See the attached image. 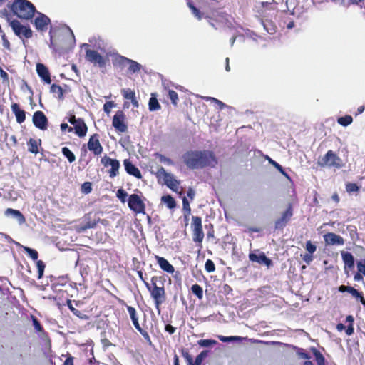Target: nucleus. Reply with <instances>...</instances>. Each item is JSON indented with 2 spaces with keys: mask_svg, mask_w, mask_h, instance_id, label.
Wrapping results in <instances>:
<instances>
[{
  "mask_svg": "<svg viewBox=\"0 0 365 365\" xmlns=\"http://www.w3.org/2000/svg\"><path fill=\"white\" fill-rule=\"evenodd\" d=\"M67 306L69 309L73 312L74 315L78 317L81 319L88 320L90 319V317L85 314L83 312L78 310L73 306V302L71 299H67L66 302Z\"/></svg>",
  "mask_w": 365,
  "mask_h": 365,
  "instance_id": "obj_27",
  "label": "nucleus"
},
{
  "mask_svg": "<svg viewBox=\"0 0 365 365\" xmlns=\"http://www.w3.org/2000/svg\"><path fill=\"white\" fill-rule=\"evenodd\" d=\"M10 26L11 27L14 33L21 39H29L33 36V31L29 26H24L16 19H14L10 22Z\"/></svg>",
  "mask_w": 365,
  "mask_h": 365,
  "instance_id": "obj_8",
  "label": "nucleus"
},
{
  "mask_svg": "<svg viewBox=\"0 0 365 365\" xmlns=\"http://www.w3.org/2000/svg\"><path fill=\"white\" fill-rule=\"evenodd\" d=\"M125 115L122 110H118L113 118L112 125L120 133H125L128 125L125 122Z\"/></svg>",
  "mask_w": 365,
  "mask_h": 365,
  "instance_id": "obj_12",
  "label": "nucleus"
},
{
  "mask_svg": "<svg viewBox=\"0 0 365 365\" xmlns=\"http://www.w3.org/2000/svg\"><path fill=\"white\" fill-rule=\"evenodd\" d=\"M187 6L188 7L190 8V9L192 11V13L193 14V15H195V17H197V19L198 20H201L202 18V14L201 13V11L192 4V1H189L187 2Z\"/></svg>",
  "mask_w": 365,
  "mask_h": 365,
  "instance_id": "obj_38",
  "label": "nucleus"
},
{
  "mask_svg": "<svg viewBox=\"0 0 365 365\" xmlns=\"http://www.w3.org/2000/svg\"><path fill=\"white\" fill-rule=\"evenodd\" d=\"M128 205L134 212L137 214L145 213V205L139 195L136 194L130 195L128 200Z\"/></svg>",
  "mask_w": 365,
  "mask_h": 365,
  "instance_id": "obj_11",
  "label": "nucleus"
},
{
  "mask_svg": "<svg viewBox=\"0 0 365 365\" xmlns=\"http://www.w3.org/2000/svg\"><path fill=\"white\" fill-rule=\"evenodd\" d=\"M123 165L125 171L130 175L135 177L138 179L142 178V175L140 170L132 163L130 159H125L123 161Z\"/></svg>",
  "mask_w": 365,
  "mask_h": 365,
  "instance_id": "obj_19",
  "label": "nucleus"
},
{
  "mask_svg": "<svg viewBox=\"0 0 365 365\" xmlns=\"http://www.w3.org/2000/svg\"><path fill=\"white\" fill-rule=\"evenodd\" d=\"M346 190L349 193L358 192L359 190V187L356 183L348 182L346 184Z\"/></svg>",
  "mask_w": 365,
  "mask_h": 365,
  "instance_id": "obj_46",
  "label": "nucleus"
},
{
  "mask_svg": "<svg viewBox=\"0 0 365 365\" xmlns=\"http://www.w3.org/2000/svg\"><path fill=\"white\" fill-rule=\"evenodd\" d=\"M293 215V206L291 203L287 207V209L282 213L281 216L275 220V230H282L290 221Z\"/></svg>",
  "mask_w": 365,
  "mask_h": 365,
  "instance_id": "obj_9",
  "label": "nucleus"
},
{
  "mask_svg": "<svg viewBox=\"0 0 365 365\" xmlns=\"http://www.w3.org/2000/svg\"><path fill=\"white\" fill-rule=\"evenodd\" d=\"M205 269L209 273L215 272V265L214 262H212V260H211L210 259L206 260L205 264Z\"/></svg>",
  "mask_w": 365,
  "mask_h": 365,
  "instance_id": "obj_48",
  "label": "nucleus"
},
{
  "mask_svg": "<svg viewBox=\"0 0 365 365\" xmlns=\"http://www.w3.org/2000/svg\"><path fill=\"white\" fill-rule=\"evenodd\" d=\"M130 58L123 56L118 53L112 54V63L114 67L120 69L128 66Z\"/></svg>",
  "mask_w": 365,
  "mask_h": 365,
  "instance_id": "obj_20",
  "label": "nucleus"
},
{
  "mask_svg": "<svg viewBox=\"0 0 365 365\" xmlns=\"http://www.w3.org/2000/svg\"><path fill=\"white\" fill-rule=\"evenodd\" d=\"M5 215L7 216L12 215L14 217L16 218L20 225H22L26 222L25 217L19 210L7 208L5 210Z\"/></svg>",
  "mask_w": 365,
  "mask_h": 365,
  "instance_id": "obj_29",
  "label": "nucleus"
},
{
  "mask_svg": "<svg viewBox=\"0 0 365 365\" xmlns=\"http://www.w3.org/2000/svg\"><path fill=\"white\" fill-rule=\"evenodd\" d=\"M165 282L163 276H153L151 277L150 284L144 281V284L153 299L155 307L158 313H160V306L166 300V292L164 287Z\"/></svg>",
  "mask_w": 365,
  "mask_h": 365,
  "instance_id": "obj_2",
  "label": "nucleus"
},
{
  "mask_svg": "<svg viewBox=\"0 0 365 365\" xmlns=\"http://www.w3.org/2000/svg\"><path fill=\"white\" fill-rule=\"evenodd\" d=\"M0 76L5 81H9V75L8 73L4 71L1 67H0Z\"/></svg>",
  "mask_w": 365,
  "mask_h": 365,
  "instance_id": "obj_64",
  "label": "nucleus"
},
{
  "mask_svg": "<svg viewBox=\"0 0 365 365\" xmlns=\"http://www.w3.org/2000/svg\"><path fill=\"white\" fill-rule=\"evenodd\" d=\"M7 6L12 14L21 19L31 20L37 12L35 6L28 0H13Z\"/></svg>",
  "mask_w": 365,
  "mask_h": 365,
  "instance_id": "obj_3",
  "label": "nucleus"
},
{
  "mask_svg": "<svg viewBox=\"0 0 365 365\" xmlns=\"http://www.w3.org/2000/svg\"><path fill=\"white\" fill-rule=\"evenodd\" d=\"M113 106L112 101L106 102L103 106V110L106 113H109L110 108Z\"/></svg>",
  "mask_w": 365,
  "mask_h": 365,
  "instance_id": "obj_63",
  "label": "nucleus"
},
{
  "mask_svg": "<svg viewBox=\"0 0 365 365\" xmlns=\"http://www.w3.org/2000/svg\"><path fill=\"white\" fill-rule=\"evenodd\" d=\"M305 248L308 253L311 255H313V253L317 250L316 245H314L310 240H308L306 242Z\"/></svg>",
  "mask_w": 365,
  "mask_h": 365,
  "instance_id": "obj_53",
  "label": "nucleus"
},
{
  "mask_svg": "<svg viewBox=\"0 0 365 365\" xmlns=\"http://www.w3.org/2000/svg\"><path fill=\"white\" fill-rule=\"evenodd\" d=\"M36 17L34 19V26L37 31H46L48 26L51 24V19L44 14L37 11Z\"/></svg>",
  "mask_w": 365,
  "mask_h": 365,
  "instance_id": "obj_15",
  "label": "nucleus"
},
{
  "mask_svg": "<svg viewBox=\"0 0 365 365\" xmlns=\"http://www.w3.org/2000/svg\"><path fill=\"white\" fill-rule=\"evenodd\" d=\"M353 121V118L351 115H346L345 116H342L338 118L337 122L342 126H348Z\"/></svg>",
  "mask_w": 365,
  "mask_h": 365,
  "instance_id": "obj_39",
  "label": "nucleus"
},
{
  "mask_svg": "<svg viewBox=\"0 0 365 365\" xmlns=\"http://www.w3.org/2000/svg\"><path fill=\"white\" fill-rule=\"evenodd\" d=\"M303 260L307 264H309L310 262L313 260V256L311 254H305L303 257Z\"/></svg>",
  "mask_w": 365,
  "mask_h": 365,
  "instance_id": "obj_61",
  "label": "nucleus"
},
{
  "mask_svg": "<svg viewBox=\"0 0 365 365\" xmlns=\"http://www.w3.org/2000/svg\"><path fill=\"white\" fill-rule=\"evenodd\" d=\"M74 357L72 356L70 354L66 355V359L64 361L63 365H74L73 364Z\"/></svg>",
  "mask_w": 365,
  "mask_h": 365,
  "instance_id": "obj_58",
  "label": "nucleus"
},
{
  "mask_svg": "<svg viewBox=\"0 0 365 365\" xmlns=\"http://www.w3.org/2000/svg\"><path fill=\"white\" fill-rule=\"evenodd\" d=\"M191 227L192 230V240L197 244L200 249H201L202 247V242L204 239L201 217L198 216H192Z\"/></svg>",
  "mask_w": 365,
  "mask_h": 365,
  "instance_id": "obj_7",
  "label": "nucleus"
},
{
  "mask_svg": "<svg viewBox=\"0 0 365 365\" xmlns=\"http://www.w3.org/2000/svg\"><path fill=\"white\" fill-rule=\"evenodd\" d=\"M218 339L222 341V342H229L232 341L235 339H236V337L235 336H219Z\"/></svg>",
  "mask_w": 365,
  "mask_h": 365,
  "instance_id": "obj_60",
  "label": "nucleus"
},
{
  "mask_svg": "<svg viewBox=\"0 0 365 365\" xmlns=\"http://www.w3.org/2000/svg\"><path fill=\"white\" fill-rule=\"evenodd\" d=\"M24 249L33 260H37L38 257V253L36 250L28 247H24Z\"/></svg>",
  "mask_w": 365,
  "mask_h": 365,
  "instance_id": "obj_43",
  "label": "nucleus"
},
{
  "mask_svg": "<svg viewBox=\"0 0 365 365\" xmlns=\"http://www.w3.org/2000/svg\"><path fill=\"white\" fill-rule=\"evenodd\" d=\"M324 242L329 245H343L344 244V240L340 235H338L334 232H328L324 235Z\"/></svg>",
  "mask_w": 365,
  "mask_h": 365,
  "instance_id": "obj_18",
  "label": "nucleus"
},
{
  "mask_svg": "<svg viewBox=\"0 0 365 365\" xmlns=\"http://www.w3.org/2000/svg\"><path fill=\"white\" fill-rule=\"evenodd\" d=\"M168 96L170 99L172 103L174 106H176L178 103V93L173 91V90H169L168 93Z\"/></svg>",
  "mask_w": 365,
  "mask_h": 365,
  "instance_id": "obj_44",
  "label": "nucleus"
},
{
  "mask_svg": "<svg viewBox=\"0 0 365 365\" xmlns=\"http://www.w3.org/2000/svg\"><path fill=\"white\" fill-rule=\"evenodd\" d=\"M342 259L345 264V266L349 268H353L354 266V259L351 253L348 252H341Z\"/></svg>",
  "mask_w": 365,
  "mask_h": 365,
  "instance_id": "obj_30",
  "label": "nucleus"
},
{
  "mask_svg": "<svg viewBox=\"0 0 365 365\" xmlns=\"http://www.w3.org/2000/svg\"><path fill=\"white\" fill-rule=\"evenodd\" d=\"M122 95L125 99L130 100L134 107L138 108L139 106L138 101L135 97V93L131 89H123Z\"/></svg>",
  "mask_w": 365,
  "mask_h": 365,
  "instance_id": "obj_26",
  "label": "nucleus"
},
{
  "mask_svg": "<svg viewBox=\"0 0 365 365\" xmlns=\"http://www.w3.org/2000/svg\"><path fill=\"white\" fill-rule=\"evenodd\" d=\"M36 71L38 75L45 81V83L48 84L51 83L50 73L45 65L41 63H37Z\"/></svg>",
  "mask_w": 365,
  "mask_h": 365,
  "instance_id": "obj_22",
  "label": "nucleus"
},
{
  "mask_svg": "<svg viewBox=\"0 0 365 365\" xmlns=\"http://www.w3.org/2000/svg\"><path fill=\"white\" fill-rule=\"evenodd\" d=\"M197 344L202 347H208L216 344V341L212 339H200Z\"/></svg>",
  "mask_w": 365,
  "mask_h": 365,
  "instance_id": "obj_49",
  "label": "nucleus"
},
{
  "mask_svg": "<svg viewBox=\"0 0 365 365\" xmlns=\"http://www.w3.org/2000/svg\"><path fill=\"white\" fill-rule=\"evenodd\" d=\"M182 207L185 212V218L186 219V220H187L188 217L191 214V208L190 206V203L185 197L182 198Z\"/></svg>",
  "mask_w": 365,
  "mask_h": 365,
  "instance_id": "obj_40",
  "label": "nucleus"
},
{
  "mask_svg": "<svg viewBox=\"0 0 365 365\" xmlns=\"http://www.w3.org/2000/svg\"><path fill=\"white\" fill-rule=\"evenodd\" d=\"M269 163L274 165L283 175H284L286 178H287L288 179H289V175L285 172V170H284V168H282V165H280L278 163H277L276 161L272 160V159H269Z\"/></svg>",
  "mask_w": 365,
  "mask_h": 365,
  "instance_id": "obj_45",
  "label": "nucleus"
},
{
  "mask_svg": "<svg viewBox=\"0 0 365 365\" xmlns=\"http://www.w3.org/2000/svg\"><path fill=\"white\" fill-rule=\"evenodd\" d=\"M249 259L251 262H257L259 264H264L267 267H270L273 265L272 261L268 258L264 252H261L259 255L251 252L249 254Z\"/></svg>",
  "mask_w": 365,
  "mask_h": 365,
  "instance_id": "obj_17",
  "label": "nucleus"
},
{
  "mask_svg": "<svg viewBox=\"0 0 365 365\" xmlns=\"http://www.w3.org/2000/svg\"><path fill=\"white\" fill-rule=\"evenodd\" d=\"M51 92L53 93H57L58 94V98L60 100H63V98H64L63 88L59 85H57V84H55V83L52 84L51 86Z\"/></svg>",
  "mask_w": 365,
  "mask_h": 365,
  "instance_id": "obj_36",
  "label": "nucleus"
},
{
  "mask_svg": "<svg viewBox=\"0 0 365 365\" xmlns=\"http://www.w3.org/2000/svg\"><path fill=\"white\" fill-rule=\"evenodd\" d=\"M155 156L159 159V160L161 163H165L169 165H173L174 164L173 161L170 158H167L162 154L155 153Z\"/></svg>",
  "mask_w": 365,
  "mask_h": 365,
  "instance_id": "obj_47",
  "label": "nucleus"
},
{
  "mask_svg": "<svg viewBox=\"0 0 365 365\" xmlns=\"http://www.w3.org/2000/svg\"><path fill=\"white\" fill-rule=\"evenodd\" d=\"M63 155L68 159L69 163H73L76 160V156L67 147H63L61 150Z\"/></svg>",
  "mask_w": 365,
  "mask_h": 365,
  "instance_id": "obj_37",
  "label": "nucleus"
},
{
  "mask_svg": "<svg viewBox=\"0 0 365 365\" xmlns=\"http://www.w3.org/2000/svg\"><path fill=\"white\" fill-rule=\"evenodd\" d=\"M204 99L206 101H210L212 103H215L218 106L219 110H222L226 107V105L223 102H222L221 101H220L214 97L207 96V97H204Z\"/></svg>",
  "mask_w": 365,
  "mask_h": 365,
  "instance_id": "obj_41",
  "label": "nucleus"
},
{
  "mask_svg": "<svg viewBox=\"0 0 365 365\" xmlns=\"http://www.w3.org/2000/svg\"><path fill=\"white\" fill-rule=\"evenodd\" d=\"M155 258L160 267V269L169 274H173L175 272L174 267L164 257L155 255Z\"/></svg>",
  "mask_w": 365,
  "mask_h": 365,
  "instance_id": "obj_21",
  "label": "nucleus"
},
{
  "mask_svg": "<svg viewBox=\"0 0 365 365\" xmlns=\"http://www.w3.org/2000/svg\"><path fill=\"white\" fill-rule=\"evenodd\" d=\"M87 147L94 155L98 156L101 155L103 148L100 143L99 135L98 133H94L91 135L87 143Z\"/></svg>",
  "mask_w": 365,
  "mask_h": 365,
  "instance_id": "obj_13",
  "label": "nucleus"
},
{
  "mask_svg": "<svg viewBox=\"0 0 365 365\" xmlns=\"http://www.w3.org/2000/svg\"><path fill=\"white\" fill-rule=\"evenodd\" d=\"M11 110L15 115L18 123H22L26 120V112L20 108L17 103H13L11 106Z\"/></svg>",
  "mask_w": 365,
  "mask_h": 365,
  "instance_id": "obj_23",
  "label": "nucleus"
},
{
  "mask_svg": "<svg viewBox=\"0 0 365 365\" xmlns=\"http://www.w3.org/2000/svg\"><path fill=\"white\" fill-rule=\"evenodd\" d=\"M73 128L75 130V133L80 138H83L86 136L88 131V127L86 124L85 123L83 119L81 118H78V122L74 125Z\"/></svg>",
  "mask_w": 365,
  "mask_h": 365,
  "instance_id": "obj_24",
  "label": "nucleus"
},
{
  "mask_svg": "<svg viewBox=\"0 0 365 365\" xmlns=\"http://www.w3.org/2000/svg\"><path fill=\"white\" fill-rule=\"evenodd\" d=\"M161 202H163L169 209H173L176 207V202L175 199L170 195H163L161 197Z\"/></svg>",
  "mask_w": 365,
  "mask_h": 365,
  "instance_id": "obj_32",
  "label": "nucleus"
},
{
  "mask_svg": "<svg viewBox=\"0 0 365 365\" xmlns=\"http://www.w3.org/2000/svg\"><path fill=\"white\" fill-rule=\"evenodd\" d=\"M297 355H298L300 358H302V359H307V360H309V359H310V358H311V356H309V354H307V352H305V351H304V349H301V348L298 349V351H297Z\"/></svg>",
  "mask_w": 365,
  "mask_h": 365,
  "instance_id": "obj_56",
  "label": "nucleus"
},
{
  "mask_svg": "<svg viewBox=\"0 0 365 365\" xmlns=\"http://www.w3.org/2000/svg\"><path fill=\"white\" fill-rule=\"evenodd\" d=\"M148 108L150 111L158 110L161 106L155 94L152 93L149 100Z\"/></svg>",
  "mask_w": 365,
  "mask_h": 365,
  "instance_id": "obj_31",
  "label": "nucleus"
},
{
  "mask_svg": "<svg viewBox=\"0 0 365 365\" xmlns=\"http://www.w3.org/2000/svg\"><path fill=\"white\" fill-rule=\"evenodd\" d=\"M191 292L193 294H195L199 299H202L203 298V289L201 286L197 284H193L191 287Z\"/></svg>",
  "mask_w": 365,
  "mask_h": 365,
  "instance_id": "obj_35",
  "label": "nucleus"
},
{
  "mask_svg": "<svg viewBox=\"0 0 365 365\" xmlns=\"http://www.w3.org/2000/svg\"><path fill=\"white\" fill-rule=\"evenodd\" d=\"M33 123L38 129L45 130L48 128V119L43 112L36 111L33 115Z\"/></svg>",
  "mask_w": 365,
  "mask_h": 365,
  "instance_id": "obj_16",
  "label": "nucleus"
},
{
  "mask_svg": "<svg viewBox=\"0 0 365 365\" xmlns=\"http://www.w3.org/2000/svg\"><path fill=\"white\" fill-rule=\"evenodd\" d=\"M165 330L170 334H173L175 332L176 328L170 324H166L165 327Z\"/></svg>",
  "mask_w": 365,
  "mask_h": 365,
  "instance_id": "obj_62",
  "label": "nucleus"
},
{
  "mask_svg": "<svg viewBox=\"0 0 365 365\" xmlns=\"http://www.w3.org/2000/svg\"><path fill=\"white\" fill-rule=\"evenodd\" d=\"M120 302H121L122 304H124L126 307L135 328L140 327L136 309L133 307L127 305L123 300L120 299Z\"/></svg>",
  "mask_w": 365,
  "mask_h": 365,
  "instance_id": "obj_25",
  "label": "nucleus"
},
{
  "mask_svg": "<svg viewBox=\"0 0 365 365\" xmlns=\"http://www.w3.org/2000/svg\"><path fill=\"white\" fill-rule=\"evenodd\" d=\"M36 267L38 269V279H40L42 278L43 275V272L45 269V264L42 260H38L36 262Z\"/></svg>",
  "mask_w": 365,
  "mask_h": 365,
  "instance_id": "obj_42",
  "label": "nucleus"
},
{
  "mask_svg": "<svg viewBox=\"0 0 365 365\" xmlns=\"http://www.w3.org/2000/svg\"><path fill=\"white\" fill-rule=\"evenodd\" d=\"M116 196L123 203H124L126 201L128 194L123 189L120 188L118 190Z\"/></svg>",
  "mask_w": 365,
  "mask_h": 365,
  "instance_id": "obj_51",
  "label": "nucleus"
},
{
  "mask_svg": "<svg viewBox=\"0 0 365 365\" xmlns=\"http://www.w3.org/2000/svg\"><path fill=\"white\" fill-rule=\"evenodd\" d=\"M182 160L190 170L214 168L217 163L214 153L207 150H188L183 154Z\"/></svg>",
  "mask_w": 365,
  "mask_h": 365,
  "instance_id": "obj_1",
  "label": "nucleus"
},
{
  "mask_svg": "<svg viewBox=\"0 0 365 365\" xmlns=\"http://www.w3.org/2000/svg\"><path fill=\"white\" fill-rule=\"evenodd\" d=\"M99 222L104 225H106L108 222L106 220H101L99 217L96 216V215L92 216L91 214L89 213L85 216V222L81 226L80 230L81 231H85L88 229L94 228Z\"/></svg>",
  "mask_w": 365,
  "mask_h": 365,
  "instance_id": "obj_14",
  "label": "nucleus"
},
{
  "mask_svg": "<svg viewBox=\"0 0 365 365\" xmlns=\"http://www.w3.org/2000/svg\"><path fill=\"white\" fill-rule=\"evenodd\" d=\"M312 351L315 356V360L317 365H325V359L323 354L316 348H312Z\"/></svg>",
  "mask_w": 365,
  "mask_h": 365,
  "instance_id": "obj_33",
  "label": "nucleus"
},
{
  "mask_svg": "<svg viewBox=\"0 0 365 365\" xmlns=\"http://www.w3.org/2000/svg\"><path fill=\"white\" fill-rule=\"evenodd\" d=\"M41 145V140H36L34 138H30L27 142L28 150L36 155L38 153V147Z\"/></svg>",
  "mask_w": 365,
  "mask_h": 365,
  "instance_id": "obj_28",
  "label": "nucleus"
},
{
  "mask_svg": "<svg viewBox=\"0 0 365 365\" xmlns=\"http://www.w3.org/2000/svg\"><path fill=\"white\" fill-rule=\"evenodd\" d=\"M128 71L132 73L139 72L142 68V66L132 59L129 60L128 62Z\"/></svg>",
  "mask_w": 365,
  "mask_h": 365,
  "instance_id": "obj_34",
  "label": "nucleus"
},
{
  "mask_svg": "<svg viewBox=\"0 0 365 365\" xmlns=\"http://www.w3.org/2000/svg\"><path fill=\"white\" fill-rule=\"evenodd\" d=\"M181 353L185 359L186 360L187 365H192L193 359L192 356L189 354V352L182 349Z\"/></svg>",
  "mask_w": 365,
  "mask_h": 365,
  "instance_id": "obj_54",
  "label": "nucleus"
},
{
  "mask_svg": "<svg viewBox=\"0 0 365 365\" xmlns=\"http://www.w3.org/2000/svg\"><path fill=\"white\" fill-rule=\"evenodd\" d=\"M83 46L86 48L85 58L87 61L93 63V66H98L100 68L106 67L107 62L106 58L101 56L97 51L91 49L89 44L83 43Z\"/></svg>",
  "mask_w": 365,
  "mask_h": 365,
  "instance_id": "obj_6",
  "label": "nucleus"
},
{
  "mask_svg": "<svg viewBox=\"0 0 365 365\" xmlns=\"http://www.w3.org/2000/svg\"><path fill=\"white\" fill-rule=\"evenodd\" d=\"M81 192L84 194H88L92 191V184L90 182H85L81 185Z\"/></svg>",
  "mask_w": 365,
  "mask_h": 365,
  "instance_id": "obj_50",
  "label": "nucleus"
},
{
  "mask_svg": "<svg viewBox=\"0 0 365 365\" xmlns=\"http://www.w3.org/2000/svg\"><path fill=\"white\" fill-rule=\"evenodd\" d=\"M101 163L104 165V167L110 166V169L108 171L110 178H115L119 174V168L120 165L118 160L104 155L101 158Z\"/></svg>",
  "mask_w": 365,
  "mask_h": 365,
  "instance_id": "obj_10",
  "label": "nucleus"
},
{
  "mask_svg": "<svg viewBox=\"0 0 365 365\" xmlns=\"http://www.w3.org/2000/svg\"><path fill=\"white\" fill-rule=\"evenodd\" d=\"M155 175L158 180L163 179V183L172 191L181 194L180 181L175 179L173 175L168 173L164 168L160 167L158 168Z\"/></svg>",
  "mask_w": 365,
  "mask_h": 365,
  "instance_id": "obj_4",
  "label": "nucleus"
},
{
  "mask_svg": "<svg viewBox=\"0 0 365 365\" xmlns=\"http://www.w3.org/2000/svg\"><path fill=\"white\" fill-rule=\"evenodd\" d=\"M32 322L34 327L35 329L38 332H43L44 331L43 327L41 324L40 322L38 320V319L34 316H32Z\"/></svg>",
  "mask_w": 365,
  "mask_h": 365,
  "instance_id": "obj_52",
  "label": "nucleus"
},
{
  "mask_svg": "<svg viewBox=\"0 0 365 365\" xmlns=\"http://www.w3.org/2000/svg\"><path fill=\"white\" fill-rule=\"evenodd\" d=\"M357 269L359 272L363 274L365 276V259L364 264H363L361 262H359L357 263Z\"/></svg>",
  "mask_w": 365,
  "mask_h": 365,
  "instance_id": "obj_59",
  "label": "nucleus"
},
{
  "mask_svg": "<svg viewBox=\"0 0 365 365\" xmlns=\"http://www.w3.org/2000/svg\"><path fill=\"white\" fill-rule=\"evenodd\" d=\"M318 164L322 167L334 168L340 169L344 166L343 160L331 150H329L319 160Z\"/></svg>",
  "mask_w": 365,
  "mask_h": 365,
  "instance_id": "obj_5",
  "label": "nucleus"
},
{
  "mask_svg": "<svg viewBox=\"0 0 365 365\" xmlns=\"http://www.w3.org/2000/svg\"><path fill=\"white\" fill-rule=\"evenodd\" d=\"M135 329L140 333V334L143 336V337L148 342H149L150 344L151 343V339H150V335H149V334L148 333L147 331H145L143 329H142V327L140 326L137 327V328H135Z\"/></svg>",
  "mask_w": 365,
  "mask_h": 365,
  "instance_id": "obj_55",
  "label": "nucleus"
},
{
  "mask_svg": "<svg viewBox=\"0 0 365 365\" xmlns=\"http://www.w3.org/2000/svg\"><path fill=\"white\" fill-rule=\"evenodd\" d=\"M349 293H350L356 299H359L362 295L361 292H359L358 290H356L352 287H350L349 289Z\"/></svg>",
  "mask_w": 365,
  "mask_h": 365,
  "instance_id": "obj_57",
  "label": "nucleus"
}]
</instances>
